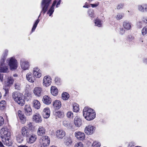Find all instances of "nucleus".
I'll use <instances>...</instances> for the list:
<instances>
[{"label": "nucleus", "mask_w": 147, "mask_h": 147, "mask_svg": "<svg viewBox=\"0 0 147 147\" xmlns=\"http://www.w3.org/2000/svg\"><path fill=\"white\" fill-rule=\"evenodd\" d=\"M51 0H42L41 3V7L42 8V11L44 14L47 11L48 7Z\"/></svg>", "instance_id": "nucleus-6"}, {"label": "nucleus", "mask_w": 147, "mask_h": 147, "mask_svg": "<svg viewBox=\"0 0 147 147\" xmlns=\"http://www.w3.org/2000/svg\"><path fill=\"white\" fill-rule=\"evenodd\" d=\"M32 119L33 121L36 123H41L42 121L41 116L38 113L35 114L33 116Z\"/></svg>", "instance_id": "nucleus-16"}, {"label": "nucleus", "mask_w": 147, "mask_h": 147, "mask_svg": "<svg viewBox=\"0 0 147 147\" xmlns=\"http://www.w3.org/2000/svg\"><path fill=\"white\" fill-rule=\"evenodd\" d=\"M95 129V127L91 125L86 126L84 129L85 132L87 135H91L93 134Z\"/></svg>", "instance_id": "nucleus-8"}, {"label": "nucleus", "mask_w": 147, "mask_h": 147, "mask_svg": "<svg viewBox=\"0 0 147 147\" xmlns=\"http://www.w3.org/2000/svg\"><path fill=\"white\" fill-rule=\"evenodd\" d=\"M64 143L66 146H69L72 143V140L71 138L70 137L65 138Z\"/></svg>", "instance_id": "nucleus-27"}, {"label": "nucleus", "mask_w": 147, "mask_h": 147, "mask_svg": "<svg viewBox=\"0 0 147 147\" xmlns=\"http://www.w3.org/2000/svg\"><path fill=\"white\" fill-rule=\"evenodd\" d=\"M52 82V79L51 77L48 75L45 76L43 79V85L45 87H48L49 86Z\"/></svg>", "instance_id": "nucleus-7"}, {"label": "nucleus", "mask_w": 147, "mask_h": 147, "mask_svg": "<svg viewBox=\"0 0 147 147\" xmlns=\"http://www.w3.org/2000/svg\"><path fill=\"white\" fill-rule=\"evenodd\" d=\"M124 6V4L122 3H120L117 6V8L118 9H122L123 8Z\"/></svg>", "instance_id": "nucleus-49"}, {"label": "nucleus", "mask_w": 147, "mask_h": 147, "mask_svg": "<svg viewBox=\"0 0 147 147\" xmlns=\"http://www.w3.org/2000/svg\"><path fill=\"white\" fill-rule=\"evenodd\" d=\"M16 139L19 143L22 142L23 140V137L21 134H19L16 136Z\"/></svg>", "instance_id": "nucleus-35"}, {"label": "nucleus", "mask_w": 147, "mask_h": 147, "mask_svg": "<svg viewBox=\"0 0 147 147\" xmlns=\"http://www.w3.org/2000/svg\"><path fill=\"white\" fill-rule=\"evenodd\" d=\"M46 130L42 126H40L38 129L37 133L38 136H42L45 134Z\"/></svg>", "instance_id": "nucleus-25"}, {"label": "nucleus", "mask_w": 147, "mask_h": 147, "mask_svg": "<svg viewBox=\"0 0 147 147\" xmlns=\"http://www.w3.org/2000/svg\"><path fill=\"white\" fill-rule=\"evenodd\" d=\"M74 135L75 137L79 140H82L85 139V134L83 132L76 131L75 132Z\"/></svg>", "instance_id": "nucleus-14"}, {"label": "nucleus", "mask_w": 147, "mask_h": 147, "mask_svg": "<svg viewBox=\"0 0 147 147\" xmlns=\"http://www.w3.org/2000/svg\"><path fill=\"white\" fill-rule=\"evenodd\" d=\"M32 72L34 76L36 78H40L42 76L41 71L37 67L33 68Z\"/></svg>", "instance_id": "nucleus-9"}, {"label": "nucleus", "mask_w": 147, "mask_h": 147, "mask_svg": "<svg viewBox=\"0 0 147 147\" xmlns=\"http://www.w3.org/2000/svg\"><path fill=\"white\" fill-rule=\"evenodd\" d=\"M83 7L88 8V5L86 3L85 5L83 6Z\"/></svg>", "instance_id": "nucleus-62"}, {"label": "nucleus", "mask_w": 147, "mask_h": 147, "mask_svg": "<svg viewBox=\"0 0 147 147\" xmlns=\"http://www.w3.org/2000/svg\"><path fill=\"white\" fill-rule=\"evenodd\" d=\"M13 82V79L10 78H9L8 81L5 84V86L10 87V86L12 84Z\"/></svg>", "instance_id": "nucleus-30"}, {"label": "nucleus", "mask_w": 147, "mask_h": 147, "mask_svg": "<svg viewBox=\"0 0 147 147\" xmlns=\"http://www.w3.org/2000/svg\"><path fill=\"white\" fill-rule=\"evenodd\" d=\"M53 105L54 108L56 109H60L61 105V101L58 100H56L53 102Z\"/></svg>", "instance_id": "nucleus-22"}, {"label": "nucleus", "mask_w": 147, "mask_h": 147, "mask_svg": "<svg viewBox=\"0 0 147 147\" xmlns=\"http://www.w3.org/2000/svg\"><path fill=\"white\" fill-rule=\"evenodd\" d=\"M6 105V102L4 100H1L0 102V109L3 110L5 108Z\"/></svg>", "instance_id": "nucleus-32"}, {"label": "nucleus", "mask_w": 147, "mask_h": 147, "mask_svg": "<svg viewBox=\"0 0 147 147\" xmlns=\"http://www.w3.org/2000/svg\"><path fill=\"white\" fill-rule=\"evenodd\" d=\"M26 78L28 81L31 83H33L35 80V78L33 76L32 73L29 72L27 73L26 76Z\"/></svg>", "instance_id": "nucleus-21"}, {"label": "nucleus", "mask_w": 147, "mask_h": 147, "mask_svg": "<svg viewBox=\"0 0 147 147\" xmlns=\"http://www.w3.org/2000/svg\"><path fill=\"white\" fill-rule=\"evenodd\" d=\"M17 114L20 120L21 123L22 124L24 123L26 121V119L24 114L22 113V111L20 110L18 111Z\"/></svg>", "instance_id": "nucleus-19"}, {"label": "nucleus", "mask_w": 147, "mask_h": 147, "mask_svg": "<svg viewBox=\"0 0 147 147\" xmlns=\"http://www.w3.org/2000/svg\"><path fill=\"white\" fill-rule=\"evenodd\" d=\"M27 137V142L29 144L33 143L36 141L37 139L36 136L34 134L29 135Z\"/></svg>", "instance_id": "nucleus-12"}, {"label": "nucleus", "mask_w": 147, "mask_h": 147, "mask_svg": "<svg viewBox=\"0 0 147 147\" xmlns=\"http://www.w3.org/2000/svg\"><path fill=\"white\" fill-rule=\"evenodd\" d=\"M134 39V37L131 35H129L127 37V39L129 41H131Z\"/></svg>", "instance_id": "nucleus-53"}, {"label": "nucleus", "mask_w": 147, "mask_h": 147, "mask_svg": "<svg viewBox=\"0 0 147 147\" xmlns=\"http://www.w3.org/2000/svg\"><path fill=\"white\" fill-rule=\"evenodd\" d=\"M123 26L125 29L129 30L131 27V24L129 22L125 21L123 23Z\"/></svg>", "instance_id": "nucleus-29"}, {"label": "nucleus", "mask_w": 147, "mask_h": 147, "mask_svg": "<svg viewBox=\"0 0 147 147\" xmlns=\"http://www.w3.org/2000/svg\"><path fill=\"white\" fill-rule=\"evenodd\" d=\"M55 135L57 138L61 139L65 136V132L63 129H59L56 132Z\"/></svg>", "instance_id": "nucleus-13"}, {"label": "nucleus", "mask_w": 147, "mask_h": 147, "mask_svg": "<svg viewBox=\"0 0 147 147\" xmlns=\"http://www.w3.org/2000/svg\"><path fill=\"white\" fill-rule=\"evenodd\" d=\"M33 92L36 96L40 97L42 94V88L40 87H36L34 88Z\"/></svg>", "instance_id": "nucleus-11"}, {"label": "nucleus", "mask_w": 147, "mask_h": 147, "mask_svg": "<svg viewBox=\"0 0 147 147\" xmlns=\"http://www.w3.org/2000/svg\"><path fill=\"white\" fill-rule=\"evenodd\" d=\"M99 2H98L97 3H94V4H90V5L92 7H97L99 4Z\"/></svg>", "instance_id": "nucleus-54"}, {"label": "nucleus", "mask_w": 147, "mask_h": 147, "mask_svg": "<svg viewBox=\"0 0 147 147\" xmlns=\"http://www.w3.org/2000/svg\"><path fill=\"white\" fill-rule=\"evenodd\" d=\"M4 123V120L2 117H0V126L2 125Z\"/></svg>", "instance_id": "nucleus-52"}, {"label": "nucleus", "mask_w": 147, "mask_h": 147, "mask_svg": "<svg viewBox=\"0 0 147 147\" xmlns=\"http://www.w3.org/2000/svg\"><path fill=\"white\" fill-rule=\"evenodd\" d=\"M0 147H5L1 142H0Z\"/></svg>", "instance_id": "nucleus-61"}, {"label": "nucleus", "mask_w": 147, "mask_h": 147, "mask_svg": "<svg viewBox=\"0 0 147 147\" xmlns=\"http://www.w3.org/2000/svg\"><path fill=\"white\" fill-rule=\"evenodd\" d=\"M73 111L75 112H78L79 110V105L76 103H74L73 105Z\"/></svg>", "instance_id": "nucleus-31"}, {"label": "nucleus", "mask_w": 147, "mask_h": 147, "mask_svg": "<svg viewBox=\"0 0 147 147\" xmlns=\"http://www.w3.org/2000/svg\"><path fill=\"white\" fill-rule=\"evenodd\" d=\"M4 61V60L3 59V60H1V66H3V63Z\"/></svg>", "instance_id": "nucleus-60"}, {"label": "nucleus", "mask_w": 147, "mask_h": 147, "mask_svg": "<svg viewBox=\"0 0 147 147\" xmlns=\"http://www.w3.org/2000/svg\"><path fill=\"white\" fill-rule=\"evenodd\" d=\"M18 147H28V146L26 145H20L18 146Z\"/></svg>", "instance_id": "nucleus-63"}, {"label": "nucleus", "mask_w": 147, "mask_h": 147, "mask_svg": "<svg viewBox=\"0 0 147 147\" xmlns=\"http://www.w3.org/2000/svg\"><path fill=\"white\" fill-rule=\"evenodd\" d=\"M144 5V11H147V5L145 4Z\"/></svg>", "instance_id": "nucleus-58"}, {"label": "nucleus", "mask_w": 147, "mask_h": 147, "mask_svg": "<svg viewBox=\"0 0 147 147\" xmlns=\"http://www.w3.org/2000/svg\"><path fill=\"white\" fill-rule=\"evenodd\" d=\"M134 145V143L133 142H130L128 146V147H132V146Z\"/></svg>", "instance_id": "nucleus-56"}, {"label": "nucleus", "mask_w": 147, "mask_h": 147, "mask_svg": "<svg viewBox=\"0 0 147 147\" xmlns=\"http://www.w3.org/2000/svg\"><path fill=\"white\" fill-rule=\"evenodd\" d=\"M8 65L10 69L12 70L16 69L18 66L17 61L13 57L10 58L8 60Z\"/></svg>", "instance_id": "nucleus-5"}, {"label": "nucleus", "mask_w": 147, "mask_h": 147, "mask_svg": "<svg viewBox=\"0 0 147 147\" xmlns=\"http://www.w3.org/2000/svg\"><path fill=\"white\" fill-rule=\"evenodd\" d=\"M9 88L10 87H5L3 89L5 92L4 95L5 96H6L8 95L9 93Z\"/></svg>", "instance_id": "nucleus-44"}, {"label": "nucleus", "mask_w": 147, "mask_h": 147, "mask_svg": "<svg viewBox=\"0 0 147 147\" xmlns=\"http://www.w3.org/2000/svg\"><path fill=\"white\" fill-rule=\"evenodd\" d=\"M74 123L76 127H79L82 125V122L80 117L77 116L74 119Z\"/></svg>", "instance_id": "nucleus-17"}, {"label": "nucleus", "mask_w": 147, "mask_h": 147, "mask_svg": "<svg viewBox=\"0 0 147 147\" xmlns=\"http://www.w3.org/2000/svg\"><path fill=\"white\" fill-rule=\"evenodd\" d=\"M123 17V13H118L116 16V19L118 20H119L121 19Z\"/></svg>", "instance_id": "nucleus-39"}, {"label": "nucleus", "mask_w": 147, "mask_h": 147, "mask_svg": "<svg viewBox=\"0 0 147 147\" xmlns=\"http://www.w3.org/2000/svg\"><path fill=\"white\" fill-rule=\"evenodd\" d=\"M138 9L141 11L144 12V5L143 6L142 5H139L138 6Z\"/></svg>", "instance_id": "nucleus-50"}, {"label": "nucleus", "mask_w": 147, "mask_h": 147, "mask_svg": "<svg viewBox=\"0 0 147 147\" xmlns=\"http://www.w3.org/2000/svg\"><path fill=\"white\" fill-rule=\"evenodd\" d=\"M8 72V68L7 66L1 67L0 68V72L6 73Z\"/></svg>", "instance_id": "nucleus-37"}, {"label": "nucleus", "mask_w": 147, "mask_h": 147, "mask_svg": "<svg viewBox=\"0 0 147 147\" xmlns=\"http://www.w3.org/2000/svg\"><path fill=\"white\" fill-rule=\"evenodd\" d=\"M61 2V0H59V1L57 3L56 5V7H58V6L60 5Z\"/></svg>", "instance_id": "nucleus-59"}, {"label": "nucleus", "mask_w": 147, "mask_h": 147, "mask_svg": "<svg viewBox=\"0 0 147 147\" xmlns=\"http://www.w3.org/2000/svg\"><path fill=\"white\" fill-rule=\"evenodd\" d=\"M39 143L41 147L47 146L50 144V139L47 136H43L39 140Z\"/></svg>", "instance_id": "nucleus-3"}, {"label": "nucleus", "mask_w": 147, "mask_h": 147, "mask_svg": "<svg viewBox=\"0 0 147 147\" xmlns=\"http://www.w3.org/2000/svg\"><path fill=\"white\" fill-rule=\"evenodd\" d=\"M56 2L57 1L56 0L54 1L51 7L48 11L47 13L49 14V16H51L54 12V7L55 5Z\"/></svg>", "instance_id": "nucleus-26"}, {"label": "nucleus", "mask_w": 147, "mask_h": 147, "mask_svg": "<svg viewBox=\"0 0 147 147\" xmlns=\"http://www.w3.org/2000/svg\"><path fill=\"white\" fill-rule=\"evenodd\" d=\"M21 133L22 136L24 137H27L28 136L29 131L27 127L24 126L22 128Z\"/></svg>", "instance_id": "nucleus-20"}, {"label": "nucleus", "mask_w": 147, "mask_h": 147, "mask_svg": "<svg viewBox=\"0 0 147 147\" xmlns=\"http://www.w3.org/2000/svg\"><path fill=\"white\" fill-rule=\"evenodd\" d=\"M20 65L21 67L24 70H28L29 69L30 65L29 62L24 59H22L20 61Z\"/></svg>", "instance_id": "nucleus-10"}, {"label": "nucleus", "mask_w": 147, "mask_h": 147, "mask_svg": "<svg viewBox=\"0 0 147 147\" xmlns=\"http://www.w3.org/2000/svg\"><path fill=\"white\" fill-rule=\"evenodd\" d=\"M56 116L59 118H62L64 116L63 113L61 111H58L56 112Z\"/></svg>", "instance_id": "nucleus-40"}, {"label": "nucleus", "mask_w": 147, "mask_h": 147, "mask_svg": "<svg viewBox=\"0 0 147 147\" xmlns=\"http://www.w3.org/2000/svg\"><path fill=\"white\" fill-rule=\"evenodd\" d=\"M25 99H27V100H30L32 97V95L30 93H26L25 95Z\"/></svg>", "instance_id": "nucleus-41"}, {"label": "nucleus", "mask_w": 147, "mask_h": 147, "mask_svg": "<svg viewBox=\"0 0 147 147\" xmlns=\"http://www.w3.org/2000/svg\"><path fill=\"white\" fill-rule=\"evenodd\" d=\"M125 32V30L123 28H120L119 31V33L120 34H123Z\"/></svg>", "instance_id": "nucleus-55"}, {"label": "nucleus", "mask_w": 147, "mask_h": 147, "mask_svg": "<svg viewBox=\"0 0 147 147\" xmlns=\"http://www.w3.org/2000/svg\"><path fill=\"white\" fill-rule=\"evenodd\" d=\"M88 13L90 17L93 18L94 16V12L93 10H89L88 11Z\"/></svg>", "instance_id": "nucleus-47"}, {"label": "nucleus", "mask_w": 147, "mask_h": 147, "mask_svg": "<svg viewBox=\"0 0 147 147\" xmlns=\"http://www.w3.org/2000/svg\"><path fill=\"white\" fill-rule=\"evenodd\" d=\"M142 34L143 35H145L147 34V26L144 27L142 31Z\"/></svg>", "instance_id": "nucleus-43"}, {"label": "nucleus", "mask_w": 147, "mask_h": 147, "mask_svg": "<svg viewBox=\"0 0 147 147\" xmlns=\"http://www.w3.org/2000/svg\"><path fill=\"white\" fill-rule=\"evenodd\" d=\"M83 115L87 120L90 121L94 119L96 117V113L92 109L88 107H85L83 109Z\"/></svg>", "instance_id": "nucleus-1"}, {"label": "nucleus", "mask_w": 147, "mask_h": 147, "mask_svg": "<svg viewBox=\"0 0 147 147\" xmlns=\"http://www.w3.org/2000/svg\"><path fill=\"white\" fill-rule=\"evenodd\" d=\"M39 20L38 19L35 22V23L34 24L32 28V32L34 31L35 29H36V27H37V25L38 23H39Z\"/></svg>", "instance_id": "nucleus-42"}, {"label": "nucleus", "mask_w": 147, "mask_h": 147, "mask_svg": "<svg viewBox=\"0 0 147 147\" xmlns=\"http://www.w3.org/2000/svg\"><path fill=\"white\" fill-rule=\"evenodd\" d=\"M50 109L48 107L45 108L42 112V115L43 117L45 119L49 118L50 116Z\"/></svg>", "instance_id": "nucleus-15"}, {"label": "nucleus", "mask_w": 147, "mask_h": 147, "mask_svg": "<svg viewBox=\"0 0 147 147\" xmlns=\"http://www.w3.org/2000/svg\"><path fill=\"white\" fill-rule=\"evenodd\" d=\"M20 84L18 83H16L15 84V89L17 90L20 89Z\"/></svg>", "instance_id": "nucleus-51"}, {"label": "nucleus", "mask_w": 147, "mask_h": 147, "mask_svg": "<svg viewBox=\"0 0 147 147\" xmlns=\"http://www.w3.org/2000/svg\"><path fill=\"white\" fill-rule=\"evenodd\" d=\"M74 147H84V145L82 142H78L75 144Z\"/></svg>", "instance_id": "nucleus-46"}, {"label": "nucleus", "mask_w": 147, "mask_h": 147, "mask_svg": "<svg viewBox=\"0 0 147 147\" xmlns=\"http://www.w3.org/2000/svg\"><path fill=\"white\" fill-rule=\"evenodd\" d=\"M27 128L31 131L35 129V127L32 125V123L28 122L27 123Z\"/></svg>", "instance_id": "nucleus-33"}, {"label": "nucleus", "mask_w": 147, "mask_h": 147, "mask_svg": "<svg viewBox=\"0 0 147 147\" xmlns=\"http://www.w3.org/2000/svg\"><path fill=\"white\" fill-rule=\"evenodd\" d=\"M94 22L96 26H97L98 27H100L102 26V22L100 20L96 19V20H94Z\"/></svg>", "instance_id": "nucleus-36"}, {"label": "nucleus", "mask_w": 147, "mask_h": 147, "mask_svg": "<svg viewBox=\"0 0 147 147\" xmlns=\"http://www.w3.org/2000/svg\"><path fill=\"white\" fill-rule=\"evenodd\" d=\"M67 116L69 118H72L73 117V114L71 111H69L67 113Z\"/></svg>", "instance_id": "nucleus-45"}, {"label": "nucleus", "mask_w": 147, "mask_h": 147, "mask_svg": "<svg viewBox=\"0 0 147 147\" xmlns=\"http://www.w3.org/2000/svg\"><path fill=\"white\" fill-rule=\"evenodd\" d=\"M43 102L45 104L49 105L51 103L52 99L48 96H45L43 97L42 100Z\"/></svg>", "instance_id": "nucleus-24"}, {"label": "nucleus", "mask_w": 147, "mask_h": 147, "mask_svg": "<svg viewBox=\"0 0 147 147\" xmlns=\"http://www.w3.org/2000/svg\"><path fill=\"white\" fill-rule=\"evenodd\" d=\"M51 94L53 96L57 95L58 92V90L57 88L55 86H52L51 88Z\"/></svg>", "instance_id": "nucleus-28"}, {"label": "nucleus", "mask_w": 147, "mask_h": 147, "mask_svg": "<svg viewBox=\"0 0 147 147\" xmlns=\"http://www.w3.org/2000/svg\"><path fill=\"white\" fill-rule=\"evenodd\" d=\"M13 98L19 105L23 106L25 104L23 95L22 93L17 92H14L12 94Z\"/></svg>", "instance_id": "nucleus-2"}, {"label": "nucleus", "mask_w": 147, "mask_h": 147, "mask_svg": "<svg viewBox=\"0 0 147 147\" xmlns=\"http://www.w3.org/2000/svg\"><path fill=\"white\" fill-rule=\"evenodd\" d=\"M63 124L64 126H66L67 125L66 121H63Z\"/></svg>", "instance_id": "nucleus-64"}, {"label": "nucleus", "mask_w": 147, "mask_h": 147, "mask_svg": "<svg viewBox=\"0 0 147 147\" xmlns=\"http://www.w3.org/2000/svg\"><path fill=\"white\" fill-rule=\"evenodd\" d=\"M100 143L97 141H94L92 144V147H100Z\"/></svg>", "instance_id": "nucleus-38"}, {"label": "nucleus", "mask_w": 147, "mask_h": 147, "mask_svg": "<svg viewBox=\"0 0 147 147\" xmlns=\"http://www.w3.org/2000/svg\"><path fill=\"white\" fill-rule=\"evenodd\" d=\"M0 134L2 138H5L6 139L7 138V139L8 140L10 136V130L6 127L2 128L1 129Z\"/></svg>", "instance_id": "nucleus-4"}, {"label": "nucleus", "mask_w": 147, "mask_h": 147, "mask_svg": "<svg viewBox=\"0 0 147 147\" xmlns=\"http://www.w3.org/2000/svg\"><path fill=\"white\" fill-rule=\"evenodd\" d=\"M69 96V94L66 92H65L62 94V98L64 100H67Z\"/></svg>", "instance_id": "nucleus-34"}, {"label": "nucleus", "mask_w": 147, "mask_h": 147, "mask_svg": "<svg viewBox=\"0 0 147 147\" xmlns=\"http://www.w3.org/2000/svg\"><path fill=\"white\" fill-rule=\"evenodd\" d=\"M143 21L144 23H147V17H144L143 18Z\"/></svg>", "instance_id": "nucleus-57"}, {"label": "nucleus", "mask_w": 147, "mask_h": 147, "mask_svg": "<svg viewBox=\"0 0 147 147\" xmlns=\"http://www.w3.org/2000/svg\"><path fill=\"white\" fill-rule=\"evenodd\" d=\"M25 113L26 115L30 116L32 114V110L29 105H26L24 108Z\"/></svg>", "instance_id": "nucleus-18"}, {"label": "nucleus", "mask_w": 147, "mask_h": 147, "mask_svg": "<svg viewBox=\"0 0 147 147\" xmlns=\"http://www.w3.org/2000/svg\"><path fill=\"white\" fill-rule=\"evenodd\" d=\"M33 107L36 109H38L40 106V103L39 101L37 100L34 99L32 102Z\"/></svg>", "instance_id": "nucleus-23"}, {"label": "nucleus", "mask_w": 147, "mask_h": 147, "mask_svg": "<svg viewBox=\"0 0 147 147\" xmlns=\"http://www.w3.org/2000/svg\"><path fill=\"white\" fill-rule=\"evenodd\" d=\"M54 81L57 84H59L60 82L61 79L58 77H55L54 79Z\"/></svg>", "instance_id": "nucleus-48"}]
</instances>
